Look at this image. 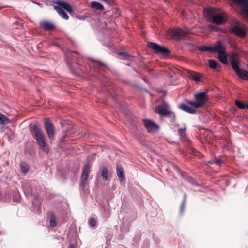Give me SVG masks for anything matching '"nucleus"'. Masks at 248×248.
I'll use <instances>...</instances> for the list:
<instances>
[{"mask_svg": "<svg viewBox=\"0 0 248 248\" xmlns=\"http://www.w3.org/2000/svg\"><path fill=\"white\" fill-rule=\"evenodd\" d=\"M30 130L34 138L36 140L41 149L46 153H48L49 148L46 144L44 135L41 129L36 124H33L32 126H31Z\"/></svg>", "mask_w": 248, "mask_h": 248, "instance_id": "nucleus-1", "label": "nucleus"}, {"mask_svg": "<svg viewBox=\"0 0 248 248\" xmlns=\"http://www.w3.org/2000/svg\"><path fill=\"white\" fill-rule=\"evenodd\" d=\"M230 59V64L232 68L235 71L237 76L241 78V77L243 75L245 77H247L246 76H248V71L244 70L242 68H239V55L237 53L232 52L229 55Z\"/></svg>", "mask_w": 248, "mask_h": 248, "instance_id": "nucleus-2", "label": "nucleus"}, {"mask_svg": "<svg viewBox=\"0 0 248 248\" xmlns=\"http://www.w3.org/2000/svg\"><path fill=\"white\" fill-rule=\"evenodd\" d=\"M206 20L210 23L220 25L226 22L225 17L222 14H215L212 9H208L206 10L205 15Z\"/></svg>", "mask_w": 248, "mask_h": 248, "instance_id": "nucleus-3", "label": "nucleus"}, {"mask_svg": "<svg viewBox=\"0 0 248 248\" xmlns=\"http://www.w3.org/2000/svg\"><path fill=\"white\" fill-rule=\"evenodd\" d=\"M207 92H201L195 94V101H188V104L196 108L203 107L205 105L207 100Z\"/></svg>", "mask_w": 248, "mask_h": 248, "instance_id": "nucleus-4", "label": "nucleus"}, {"mask_svg": "<svg viewBox=\"0 0 248 248\" xmlns=\"http://www.w3.org/2000/svg\"><path fill=\"white\" fill-rule=\"evenodd\" d=\"M169 33L172 37L177 40L182 39H189L190 31L188 29L185 28H177L170 31Z\"/></svg>", "mask_w": 248, "mask_h": 248, "instance_id": "nucleus-5", "label": "nucleus"}, {"mask_svg": "<svg viewBox=\"0 0 248 248\" xmlns=\"http://www.w3.org/2000/svg\"><path fill=\"white\" fill-rule=\"evenodd\" d=\"M147 46L148 48L153 49L156 53L167 56L171 53V51L169 49L156 43L149 42L147 43Z\"/></svg>", "mask_w": 248, "mask_h": 248, "instance_id": "nucleus-6", "label": "nucleus"}, {"mask_svg": "<svg viewBox=\"0 0 248 248\" xmlns=\"http://www.w3.org/2000/svg\"><path fill=\"white\" fill-rule=\"evenodd\" d=\"M155 112L163 116H169L172 123L175 122V114L167 109L166 107L162 105L157 106L155 108Z\"/></svg>", "mask_w": 248, "mask_h": 248, "instance_id": "nucleus-7", "label": "nucleus"}, {"mask_svg": "<svg viewBox=\"0 0 248 248\" xmlns=\"http://www.w3.org/2000/svg\"><path fill=\"white\" fill-rule=\"evenodd\" d=\"M240 6V12L244 18L248 19V0H230Z\"/></svg>", "mask_w": 248, "mask_h": 248, "instance_id": "nucleus-8", "label": "nucleus"}, {"mask_svg": "<svg viewBox=\"0 0 248 248\" xmlns=\"http://www.w3.org/2000/svg\"><path fill=\"white\" fill-rule=\"evenodd\" d=\"M221 43V41L219 40L217 42L216 45L213 46L200 45L197 46V49L201 51H209L211 52L216 53V51H218V48H220Z\"/></svg>", "mask_w": 248, "mask_h": 248, "instance_id": "nucleus-9", "label": "nucleus"}, {"mask_svg": "<svg viewBox=\"0 0 248 248\" xmlns=\"http://www.w3.org/2000/svg\"><path fill=\"white\" fill-rule=\"evenodd\" d=\"M44 127L47 134L48 137L51 139L54 137V128L53 124L49 119L45 120Z\"/></svg>", "mask_w": 248, "mask_h": 248, "instance_id": "nucleus-10", "label": "nucleus"}, {"mask_svg": "<svg viewBox=\"0 0 248 248\" xmlns=\"http://www.w3.org/2000/svg\"><path fill=\"white\" fill-rule=\"evenodd\" d=\"M218 51L216 53H218V58L220 62L223 64H228V62L227 58V53L225 51V47L223 45L222 42L221 43L220 48L217 49Z\"/></svg>", "mask_w": 248, "mask_h": 248, "instance_id": "nucleus-11", "label": "nucleus"}, {"mask_svg": "<svg viewBox=\"0 0 248 248\" xmlns=\"http://www.w3.org/2000/svg\"><path fill=\"white\" fill-rule=\"evenodd\" d=\"M144 124L148 132L151 133L159 129V126L153 121L150 119L143 120Z\"/></svg>", "mask_w": 248, "mask_h": 248, "instance_id": "nucleus-12", "label": "nucleus"}, {"mask_svg": "<svg viewBox=\"0 0 248 248\" xmlns=\"http://www.w3.org/2000/svg\"><path fill=\"white\" fill-rule=\"evenodd\" d=\"M231 30L232 33L241 38H245L246 35V31L238 25H234L232 27Z\"/></svg>", "mask_w": 248, "mask_h": 248, "instance_id": "nucleus-13", "label": "nucleus"}, {"mask_svg": "<svg viewBox=\"0 0 248 248\" xmlns=\"http://www.w3.org/2000/svg\"><path fill=\"white\" fill-rule=\"evenodd\" d=\"M117 174L119 181L122 183H124L125 177L122 165L120 163H117L116 166Z\"/></svg>", "mask_w": 248, "mask_h": 248, "instance_id": "nucleus-14", "label": "nucleus"}, {"mask_svg": "<svg viewBox=\"0 0 248 248\" xmlns=\"http://www.w3.org/2000/svg\"><path fill=\"white\" fill-rule=\"evenodd\" d=\"M30 182H26L23 183L22 185V188L27 198L32 195V188Z\"/></svg>", "mask_w": 248, "mask_h": 248, "instance_id": "nucleus-15", "label": "nucleus"}, {"mask_svg": "<svg viewBox=\"0 0 248 248\" xmlns=\"http://www.w3.org/2000/svg\"><path fill=\"white\" fill-rule=\"evenodd\" d=\"M40 24V26L46 31H51L56 28L55 25L53 23L46 20L42 21Z\"/></svg>", "mask_w": 248, "mask_h": 248, "instance_id": "nucleus-16", "label": "nucleus"}, {"mask_svg": "<svg viewBox=\"0 0 248 248\" xmlns=\"http://www.w3.org/2000/svg\"><path fill=\"white\" fill-rule=\"evenodd\" d=\"M56 4L59 5L60 7H61L62 8H63L64 10H66L68 12H69L70 14H71L73 10V9L70 5V4L68 3L67 2H64V1H61L60 0H59L57 1V2H55Z\"/></svg>", "mask_w": 248, "mask_h": 248, "instance_id": "nucleus-17", "label": "nucleus"}, {"mask_svg": "<svg viewBox=\"0 0 248 248\" xmlns=\"http://www.w3.org/2000/svg\"><path fill=\"white\" fill-rule=\"evenodd\" d=\"M92 61H93V63L91 64V66L97 72L101 71L103 67H106V65L100 61L94 59H92Z\"/></svg>", "mask_w": 248, "mask_h": 248, "instance_id": "nucleus-18", "label": "nucleus"}, {"mask_svg": "<svg viewBox=\"0 0 248 248\" xmlns=\"http://www.w3.org/2000/svg\"><path fill=\"white\" fill-rule=\"evenodd\" d=\"M179 108L182 109V110L187 112L190 114H195L196 113V110L191 108L189 106L187 105L185 103H182L180 104L178 106Z\"/></svg>", "mask_w": 248, "mask_h": 248, "instance_id": "nucleus-19", "label": "nucleus"}, {"mask_svg": "<svg viewBox=\"0 0 248 248\" xmlns=\"http://www.w3.org/2000/svg\"><path fill=\"white\" fill-rule=\"evenodd\" d=\"M54 8L62 18L65 20H68L69 19L68 14L61 7L58 5H55Z\"/></svg>", "mask_w": 248, "mask_h": 248, "instance_id": "nucleus-20", "label": "nucleus"}, {"mask_svg": "<svg viewBox=\"0 0 248 248\" xmlns=\"http://www.w3.org/2000/svg\"><path fill=\"white\" fill-rule=\"evenodd\" d=\"M42 200L38 195H35L32 201V204L35 206L38 210H40Z\"/></svg>", "mask_w": 248, "mask_h": 248, "instance_id": "nucleus-21", "label": "nucleus"}, {"mask_svg": "<svg viewBox=\"0 0 248 248\" xmlns=\"http://www.w3.org/2000/svg\"><path fill=\"white\" fill-rule=\"evenodd\" d=\"M90 7L96 10H103L104 7L100 3L97 1H92L89 5Z\"/></svg>", "mask_w": 248, "mask_h": 248, "instance_id": "nucleus-22", "label": "nucleus"}, {"mask_svg": "<svg viewBox=\"0 0 248 248\" xmlns=\"http://www.w3.org/2000/svg\"><path fill=\"white\" fill-rule=\"evenodd\" d=\"M187 73L188 76L191 78L193 80L195 81H199L200 80V76L198 75V74L196 72H195L193 71H191L190 70H187Z\"/></svg>", "mask_w": 248, "mask_h": 248, "instance_id": "nucleus-23", "label": "nucleus"}, {"mask_svg": "<svg viewBox=\"0 0 248 248\" xmlns=\"http://www.w3.org/2000/svg\"><path fill=\"white\" fill-rule=\"evenodd\" d=\"M90 166L89 164H86L84 166L81 177L85 178L84 179L88 178L89 171H90Z\"/></svg>", "mask_w": 248, "mask_h": 248, "instance_id": "nucleus-24", "label": "nucleus"}, {"mask_svg": "<svg viewBox=\"0 0 248 248\" xmlns=\"http://www.w3.org/2000/svg\"><path fill=\"white\" fill-rule=\"evenodd\" d=\"M50 225L51 227H54L57 226L56 218L55 214L51 212L49 214Z\"/></svg>", "mask_w": 248, "mask_h": 248, "instance_id": "nucleus-25", "label": "nucleus"}, {"mask_svg": "<svg viewBox=\"0 0 248 248\" xmlns=\"http://www.w3.org/2000/svg\"><path fill=\"white\" fill-rule=\"evenodd\" d=\"M186 129V127L185 126L184 128H179L178 130V133L179 136H180V139L181 140H185L186 138V135L185 130Z\"/></svg>", "mask_w": 248, "mask_h": 248, "instance_id": "nucleus-26", "label": "nucleus"}, {"mask_svg": "<svg viewBox=\"0 0 248 248\" xmlns=\"http://www.w3.org/2000/svg\"><path fill=\"white\" fill-rule=\"evenodd\" d=\"M9 194H12V200L13 202H18L20 201V196L17 191L15 190H12V192H10ZM7 194H9V193H8Z\"/></svg>", "mask_w": 248, "mask_h": 248, "instance_id": "nucleus-27", "label": "nucleus"}, {"mask_svg": "<svg viewBox=\"0 0 248 248\" xmlns=\"http://www.w3.org/2000/svg\"><path fill=\"white\" fill-rule=\"evenodd\" d=\"M10 122V119L5 115L0 113V124H4Z\"/></svg>", "mask_w": 248, "mask_h": 248, "instance_id": "nucleus-28", "label": "nucleus"}, {"mask_svg": "<svg viewBox=\"0 0 248 248\" xmlns=\"http://www.w3.org/2000/svg\"><path fill=\"white\" fill-rule=\"evenodd\" d=\"M235 104L237 107L241 109L247 108L248 107V104H246L244 102L238 100L235 101Z\"/></svg>", "mask_w": 248, "mask_h": 248, "instance_id": "nucleus-29", "label": "nucleus"}, {"mask_svg": "<svg viewBox=\"0 0 248 248\" xmlns=\"http://www.w3.org/2000/svg\"><path fill=\"white\" fill-rule=\"evenodd\" d=\"M118 55L122 56L123 59H130L132 57L131 55L129 54L127 52L124 51H119L118 52Z\"/></svg>", "mask_w": 248, "mask_h": 248, "instance_id": "nucleus-30", "label": "nucleus"}, {"mask_svg": "<svg viewBox=\"0 0 248 248\" xmlns=\"http://www.w3.org/2000/svg\"><path fill=\"white\" fill-rule=\"evenodd\" d=\"M12 192V190L11 189H7L5 191V200L7 202H10L11 200L12 199V194H7L8 193Z\"/></svg>", "mask_w": 248, "mask_h": 248, "instance_id": "nucleus-31", "label": "nucleus"}, {"mask_svg": "<svg viewBox=\"0 0 248 248\" xmlns=\"http://www.w3.org/2000/svg\"><path fill=\"white\" fill-rule=\"evenodd\" d=\"M101 176L105 181H107L108 179V171L106 167H104L102 169Z\"/></svg>", "mask_w": 248, "mask_h": 248, "instance_id": "nucleus-32", "label": "nucleus"}, {"mask_svg": "<svg viewBox=\"0 0 248 248\" xmlns=\"http://www.w3.org/2000/svg\"><path fill=\"white\" fill-rule=\"evenodd\" d=\"M208 28H209V30L211 31H216V32L219 31L220 32H222V29L216 26L210 25L208 26Z\"/></svg>", "mask_w": 248, "mask_h": 248, "instance_id": "nucleus-33", "label": "nucleus"}, {"mask_svg": "<svg viewBox=\"0 0 248 248\" xmlns=\"http://www.w3.org/2000/svg\"><path fill=\"white\" fill-rule=\"evenodd\" d=\"M210 163L215 164L217 165L220 166L222 163V160L219 158L215 157L213 160L209 162Z\"/></svg>", "mask_w": 248, "mask_h": 248, "instance_id": "nucleus-34", "label": "nucleus"}, {"mask_svg": "<svg viewBox=\"0 0 248 248\" xmlns=\"http://www.w3.org/2000/svg\"><path fill=\"white\" fill-rule=\"evenodd\" d=\"M209 66L213 69H216L217 67V63L214 60H210L209 62Z\"/></svg>", "mask_w": 248, "mask_h": 248, "instance_id": "nucleus-35", "label": "nucleus"}, {"mask_svg": "<svg viewBox=\"0 0 248 248\" xmlns=\"http://www.w3.org/2000/svg\"><path fill=\"white\" fill-rule=\"evenodd\" d=\"M84 179L85 178L81 177V184L80 186L82 188H84L85 187L88 180V179Z\"/></svg>", "mask_w": 248, "mask_h": 248, "instance_id": "nucleus-36", "label": "nucleus"}, {"mask_svg": "<svg viewBox=\"0 0 248 248\" xmlns=\"http://www.w3.org/2000/svg\"><path fill=\"white\" fill-rule=\"evenodd\" d=\"M96 220L94 218H91L90 219V225L92 227H93L96 225Z\"/></svg>", "mask_w": 248, "mask_h": 248, "instance_id": "nucleus-37", "label": "nucleus"}, {"mask_svg": "<svg viewBox=\"0 0 248 248\" xmlns=\"http://www.w3.org/2000/svg\"><path fill=\"white\" fill-rule=\"evenodd\" d=\"M186 202H182L180 207V214L182 215L183 213Z\"/></svg>", "mask_w": 248, "mask_h": 248, "instance_id": "nucleus-38", "label": "nucleus"}, {"mask_svg": "<svg viewBox=\"0 0 248 248\" xmlns=\"http://www.w3.org/2000/svg\"><path fill=\"white\" fill-rule=\"evenodd\" d=\"M170 165L172 167V168L175 170H176L177 172H179V170H180V168H179V167L176 165L173 162H171L170 163Z\"/></svg>", "mask_w": 248, "mask_h": 248, "instance_id": "nucleus-39", "label": "nucleus"}, {"mask_svg": "<svg viewBox=\"0 0 248 248\" xmlns=\"http://www.w3.org/2000/svg\"><path fill=\"white\" fill-rule=\"evenodd\" d=\"M21 170L23 172H24V173H27L29 170L27 166L23 165L21 166Z\"/></svg>", "mask_w": 248, "mask_h": 248, "instance_id": "nucleus-40", "label": "nucleus"}, {"mask_svg": "<svg viewBox=\"0 0 248 248\" xmlns=\"http://www.w3.org/2000/svg\"><path fill=\"white\" fill-rule=\"evenodd\" d=\"M186 197H187L186 194L185 193L184 194V196H183V198L182 202H186Z\"/></svg>", "mask_w": 248, "mask_h": 248, "instance_id": "nucleus-41", "label": "nucleus"}, {"mask_svg": "<svg viewBox=\"0 0 248 248\" xmlns=\"http://www.w3.org/2000/svg\"><path fill=\"white\" fill-rule=\"evenodd\" d=\"M34 4L38 5L40 7H43V4L42 3H39V2H34Z\"/></svg>", "mask_w": 248, "mask_h": 248, "instance_id": "nucleus-42", "label": "nucleus"}, {"mask_svg": "<svg viewBox=\"0 0 248 248\" xmlns=\"http://www.w3.org/2000/svg\"><path fill=\"white\" fill-rule=\"evenodd\" d=\"M59 0H49V1L53 4H56V2H57Z\"/></svg>", "mask_w": 248, "mask_h": 248, "instance_id": "nucleus-43", "label": "nucleus"}, {"mask_svg": "<svg viewBox=\"0 0 248 248\" xmlns=\"http://www.w3.org/2000/svg\"><path fill=\"white\" fill-rule=\"evenodd\" d=\"M69 248H75L74 244H71L69 246Z\"/></svg>", "mask_w": 248, "mask_h": 248, "instance_id": "nucleus-44", "label": "nucleus"}, {"mask_svg": "<svg viewBox=\"0 0 248 248\" xmlns=\"http://www.w3.org/2000/svg\"><path fill=\"white\" fill-rule=\"evenodd\" d=\"M31 1H32L33 3H34V2H36V1H33V0H32Z\"/></svg>", "mask_w": 248, "mask_h": 248, "instance_id": "nucleus-45", "label": "nucleus"}, {"mask_svg": "<svg viewBox=\"0 0 248 248\" xmlns=\"http://www.w3.org/2000/svg\"><path fill=\"white\" fill-rule=\"evenodd\" d=\"M73 73L75 74V75H77V73L75 72H73Z\"/></svg>", "mask_w": 248, "mask_h": 248, "instance_id": "nucleus-46", "label": "nucleus"}, {"mask_svg": "<svg viewBox=\"0 0 248 248\" xmlns=\"http://www.w3.org/2000/svg\"><path fill=\"white\" fill-rule=\"evenodd\" d=\"M69 68H70V69L72 70V69H71V67H70V65H69Z\"/></svg>", "mask_w": 248, "mask_h": 248, "instance_id": "nucleus-47", "label": "nucleus"}]
</instances>
